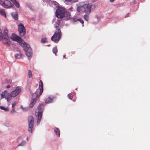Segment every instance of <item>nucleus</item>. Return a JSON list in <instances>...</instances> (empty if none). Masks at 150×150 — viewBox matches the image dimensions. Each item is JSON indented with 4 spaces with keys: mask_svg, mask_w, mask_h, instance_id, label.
Returning <instances> with one entry per match:
<instances>
[{
    "mask_svg": "<svg viewBox=\"0 0 150 150\" xmlns=\"http://www.w3.org/2000/svg\"><path fill=\"white\" fill-rule=\"evenodd\" d=\"M11 39L13 40L18 42L20 45L22 46L25 47L26 46V42H25L21 37L17 36L16 34H12Z\"/></svg>",
    "mask_w": 150,
    "mask_h": 150,
    "instance_id": "39448f33",
    "label": "nucleus"
},
{
    "mask_svg": "<svg viewBox=\"0 0 150 150\" xmlns=\"http://www.w3.org/2000/svg\"><path fill=\"white\" fill-rule=\"evenodd\" d=\"M78 0H74L73 1V2H77L78 1Z\"/></svg>",
    "mask_w": 150,
    "mask_h": 150,
    "instance_id": "f704fd0d",
    "label": "nucleus"
},
{
    "mask_svg": "<svg viewBox=\"0 0 150 150\" xmlns=\"http://www.w3.org/2000/svg\"><path fill=\"white\" fill-rule=\"evenodd\" d=\"M129 14V13H128L127 14V15H128V14ZM128 15H126L125 16V17H128Z\"/></svg>",
    "mask_w": 150,
    "mask_h": 150,
    "instance_id": "a19ab883",
    "label": "nucleus"
},
{
    "mask_svg": "<svg viewBox=\"0 0 150 150\" xmlns=\"http://www.w3.org/2000/svg\"><path fill=\"white\" fill-rule=\"evenodd\" d=\"M43 104H40L36 110L35 115L38 117L37 125L39 124L42 117V111L44 108Z\"/></svg>",
    "mask_w": 150,
    "mask_h": 150,
    "instance_id": "20e7f679",
    "label": "nucleus"
},
{
    "mask_svg": "<svg viewBox=\"0 0 150 150\" xmlns=\"http://www.w3.org/2000/svg\"><path fill=\"white\" fill-rule=\"evenodd\" d=\"M15 112V109L14 108H12V109L11 111V113H13Z\"/></svg>",
    "mask_w": 150,
    "mask_h": 150,
    "instance_id": "473e14b6",
    "label": "nucleus"
},
{
    "mask_svg": "<svg viewBox=\"0 0 150 150\" xmlns=\"http://www.w3.org/2000/svg\"><path fill=\"white\" fill-rule=\"evenodd\" d=\"M68 97L70 99H71L73 97V95L71 93H69L68 95Z\"/></svg>",
    "mask_w": 150,
    "mask_h": 150,
    "instance_id": "cd10ccee",
    "label": "nucleus"
},
{
    "mask_svg": "<svg viewBox=\"0 0 150 150\" xmlns=\"http://www.w3.org/2000/svg\"><path fill=\"white\" fill-rule=\"evenodd\" d=\"M52 52L53 53L56 54L57 52V47H55L53 48Z\"/></svg>",
    "mask_w": 150,
    "mask_h": 150,
    "instance_id": "5701e85b",
    "label": "nucleus"
},
{
    "mask_svg": "<svg viewBox=\"0 0 150 150\" xmlns=\"http://www.w3.org/2000/svg\"><path fill=\"white\" fill-rule=\"evenodd\" d=\"M25 144V142L24 141H22L21 143L18 146H24Z\"/></svg>",
    "mask_w": 150,
    "mask_h": 150,
    "instance_id": "c756f323",
    "label": "nucleus"
},
{
    "mask_svg": "<svg viewBox=\"0 0 150 150\" xmlns=\"http://www.w3.org/2000/svg\"><path fill=\"white\" fill-rule=\"evenodd\" d=\"M52 100V99L50 97H49L46 100L45 103H49L51 102Z\"/></svg>",
    "mask_w": 150,
    "mask_h": 150,
    "instance_id": "4be33fe9",
    "label": "nucleus"
},
{
    "mask_svg": "<svg viewBox=\"0 0 150 150\" xmlns=\"http://www.w3.org/2000/svg\"><path fill=\"white\" fill-rule=\"evenodd\" d=\"M21 108L24 111H27L28 110V108H23L22 106H21Z\"/></svg>",
    "mask_w": 150,
    "mask_h": 150,
    "instance_id": "7c9ffc66",
    "label": "nucleus"
},
{
    "mask_svg": "<svg viewBox=\"0 0 150 150\" xmlns=\"http://www.w3.org/2000/svg\"><path fill=\"white\" fill-rule=\"evenodd\" d=\"M38 89L40 91V95H41L43 92V86L42 82L41 80L40 81L39 88Z\"/></svg>",
    "mask_w": 150,
    "mask_h": 150,
    "instance_id": "4468645a",
    "label": "nucleus"
},
{
    "mask_svg": "<svg viewBox=\"0 0 150 150\" xmlns=\"http://www.w3.org/2000/svg\"><path fill=\"white\" fill-rule=\"evenodd\" d=\"M90 13L86 14V13H85V15L84 16V19L88 21V20L89 16L88 15Z\"/></svg>",
    "mask_w": 150,
    "mask_h": 150,
    "instance_id": "412c9836",
    "label": "nucleus"
},
{
    "mask_svg": "<svg viewBox=\"0 0 150 150\" xmlns=\"http://www.w3.org/2000/svg\"><path fill=\"white\" fill-rule=\"evenodd\" d=\"M92 5L89 4H85L82 6L78 7L77 11L81 13H90L91 12Z\"/></svg>",
    "mask_w": 150,
    "mask_h": 150,
    "instance_id": "7ed1b4c3",
    "label": "nucleus"
},
{
    "mask_svg": "<svg viewBox=\"0 0 150 150\" xmlns=\"http://www.w3.org/2000/svg\"><path fill=\"white\" fill-rule=\"evenodd\" d=\"M0 4L4 8H10L13 6L11 2L8 0H0Z\"/></svg>",
    "mask_w": 150,
    "mask_h": 150,
    "instance_id": "1a4fd4ad",
    "label": "nucleus"
},
{
    "mask_svg": "<svg viewBox=\"0 0 150 150\" xmlns=\"http://www.w3.org/2000/svg\"><path fill=\"white\" fill-rule=\"evenodd\" d=\"M78 21H80V23L82 24L84 23V21L81 18H79L77 19Z\"/></svg>",
    "mask_w": 150,
    "mask_h": 150,
    "instance_id": "2f4dec72",
    "label": "nucleus"
},
{
    "mask_svg": "<svg viewBox=\"0 0 150 150\" xmlns=\"http://www.w3.org/2000/svg\"><path fill=\"white\" fill-rule=\"evenodd\" d=\"M20 138V137H18V138H17V142L19 140Z\"/></svg>",
    "mask_w": 150,
    "mask_h": 150,
    "instance_id": "c9c22d12",
    "label": "nucleus"
},
{
    "mask_svg": "<svg viewBox=\"0 0 150 150\" xmlns=\"http://www.w3.org/2000/svg\"><path fill=\"white\" fill-rule=\"evenodd\" d=\"M61 20H57L55 23L54 27L56 28V31L54 35L51 37V40L55 43H57L61 39L62 33L61 32L59 25Z\"/></svg>",
    "mask_w": 150,
    "mask_h": 150,
    "instance_id": "f257e3e1",
    "label": "nucleus"
},
{
    "mask_svg": "<svg viewBox=\"0 0 150 150\" xmlns=\"http://www.w3.org/2000/svg\"><path fill=\"white\" fill-rule=\"evenodd\" d=\"M8 30H6L5 32V36L1 40H2L3 42L8 46L10 45V38L8 36Z\"/></svg>",
    "mask_w": 150,
    "mask_h": 150,
    "instance_id": "0eeeda50",
    "label": "nucleus"
},
{
    "mask_svg": "<svg viewBox=\"0 0 150 150\" xmlns=\"http://www.w3.org/2000/svg\"><path fill=\"white\" fill-rule=\"evenodd\" d=\"M54 132L57 137H59L60 136V131L58 128H56L54 129Z\"/></svg>",
    "mask_w": 150,
    "mask_h": 150,
    "instance_id": "dca6fc26",
    "label": "nucleus"
},
{
    "mask_svg": "<svg viewBox=\"0 0 150 150\" xmlns=\"http://www.w3.org/2000/svg\"><path fill=\"white\" fill-rule=\"evenodd\" d=\"M55 13L56 16L59 18H62L65 17L67 19H68L70 16V13L69 12L65 11L63 7L60 6H58Z\"/></svg>",
    "mask_w": 150,
    "mask_h": 150,
    "instance_id": "f03ea898",
    "label": "nucleus"
},
{
    "mask_svg": "<svg viewBox=\"0 0 150 150\" xmlns=\"http://www.w3.org/2000/svg\"><path fill=\"white\" fill-rule=\"evenodd\" d=\"M67 2H69L71 1L72 0H65Z\"/></svg>",
    "mask_w": 150,
    "mask_h": 150,
    "instance_id": "e433bc0d",
    "label": "nucleus"
},
{
    "mask_svg": "<svg viewBox=\"0 0 150 150\" xmlns=\"http://www.w3.org/2000/svg\"><path fill=\"white\" fill-rule=\"evenodd\" d=\"M18 8L19 7V4L18 2L16 0H10Z\"/></svg>",
    "mask_w": 150,
    "mask_h": 150,
    "instance_id": "f3484780",
    "label": "nucleus"
},
{
    "mask_svg": "<svg viewBox=\"0 0 150 150\" xmlns=\"http://www.w3.org/2000/svg\"><path fill=\"white\" fill-rule=\"evenodd\" d=\"M5 98L6 99L7 101L8 102V100H9L10 98V97H8V98Z\"/></svg>",
    "mask_w": 150,
    "mask_h": 150,
    "instance_id": "72a5a7b5",
    "label": "nucleus"
},
{
    "mask_svg": "<svg viewBox=\"0 0 150 150\" xmlns=\"http://www.w3.org/2000/svg\"><path fill=\"white\" fill-rule=\"evenodd\" d=\"M6 30H7L6 28H5L4 30V31L2 33V31L1 29H0V40H1L2 38L5 36V32Z\"/></svg>",
    "mask_w": 150,
    "mask_h": 150,
    "instance_id": "2eb2a0df",
    "label": "nucleus"
},
{
    "mask_svg": "<svg viewBox=\"0 0 150 150\" xmlns=\"http://www.w3.org/2000/svg\"><path fill=\"white\" fill-rule=\"evenodd\" d=\"M36 101H35V100L32 99L29 105V107L30 108H32L33 107L36 103Z\"/></svg>",
    "mask_w": 150,
    "mask_h": 150,
    "instance_id": "a211bd4d",
    "label": "nucleus"
},
{
    "mask_svg": "<svg viewBox=\"0 0 150 150\" xmlns=\"http://www.w3.org/2000/svg\"><path fill=\"white\" fill-rule=\"evenodd\" d=\"M1 96L2 99L4 98H6L11 97L10 96V93L9 94L6 91H5L4 92H2Z\"/></svg>",
    "mask_w": 150,
    "mask_h": 150,
    "instance_id": "ddd939ff",
    "label": "nucleus"
},
{
    "mask_svg": "<svg viewBox=\"0 0 150 150\" xmlns=\"http://www.w3.org/2000/svg\"><path fill=\"white\" fill-rule=\"evenodd\" d=\"M0 14L2 16H4L5 18L6 17V13L4 10L3 9H0Z\"/></svg>",
    "mask_w": 150,
    "mask_h": 150,
    "instance_id": "aec40b11",
    "label": "nucleus"
},
{
    "mask_svg": "<svg viewBox=\"0 0 150 150\" xmlns=\"http://www.w3.org/2000/svg\"><path fill=\"white\" fill-rule=\"evenodd\" d=\"M0 108L1 109L4 110V111H6L8 110V108H5L4 107L0 106Z\"/></svg>",
    "mask_w": 150,
    "mask_h": 150,
    "instance_id": "b1692460",
    "label": "nucleus"
},
{
    "mask_svg": "<svg viewBox=\"0 0 150 150\" xmlns=\"http://www.w3.org/2000/svg\"><path fill=\"white\" fill-rule=\"evenodd\" d=\"M34 118L32 116L29 117L28 119V131L30 132H32V129L33 127L34 123Z\"/></svg>",
    "mask_w": 150,
    "mask_h": 150,
    "instance_id": "6e6552de",
    "label": "nucleus"
},
{
    "mask_svg": "<svg viewBox=\"0 0 150 150\" xmlns=\"http://www.w3.org/2000/svg\"><path fill=\"white\" fill-rule=\"evenodd\" d=\"M72 9V7H71L69 9V10H71Z\"/></svg>",
    "mask_w": 150,
    "mask_h": 150,
    "instance_id": "ea45409f",
    "label": "nucleus"
},
{
    "mask_svg": "<svg viewBox=\"0 0 150 150\" xmlns=\"http://www.w3.org/2000/svg\"><path fill=\"white\" fill-rule=\"evenodd\" d=\"M27 140H28V137H27Z\"/></svg>",
    "mask_w": 150,
    "mask_h": 150,
    "instance_id": "79ce46f5",
    "label": "nucleus"
},
{
    "mask_svg": "<svg viewBox=\"0 0 150 150\" xmlns=\"http://www.w3.org/2000/svg\"><path fill=\"white\" fill-rule=\"evenodd\" d=\"M10 86L9 85H8L7 86H6V88H10Z\"/></svg>",
    "mask_w": 150,
    "mask_h": 150,
    "instance_id": "4c0bfd02",
    "label": "nucleus"
},
{
    "mask_svg": "<svg viewBox=\"0 0 150 150\" xmlns=\"http://www.w3.org/2000/svg\"><path fill=\"white\" fill-rule=\"evenodd\" d=\"M21 55L19 54H16L15 56V58L16 59H19L21 58Z\"/></svg>",
    "mask_w": 150,
    "mask_h": 150,
    "instance_id": "bb28decb",
    "label": "nucleus"
},
{
    "mask_svg": "<svg viewBox=\"0 0 150 150\" xmlns=\"http://www.w3.org/2000/svg\"><path fill=\"white\" fill-rule=\"evenodd\" d=\"M11 15L14 19L16 20L18 19V15L16 12L12 13L11 14Z\"/></svg>",
    "mask_w": 150,
    "mask_h": 150,
    "instance_id": "6ab92c4d",
    "label": "nucleus"
},
{
    "mask_svg": "<svg viewBox=\"0 0 150 150\" xmlns=\"http://www.w3.org/2000/svg\"><path fill=\"white\" fill-rule=\"evenodd\" d=\"M26 46H23L24 47L23 50L25 51V54L28 59H30L32 54V50L29 45H28L26 42Z\"/></svg>",
    "mask_w": 150,
    "mask_h": 150,
    "instance_id": "423d86ee",
    "label": "nucleus"
},
{
    "mask_svg": "<svg viewBox=\"0 0 150 150\" xmlns=\"http://www.w3.org/2000/svg\"><path fill=\"white\" fill-rule=\"evenodd\" d=\"M47 40V38H42L41 40V42L42 43H45L46 42V40Z\"/></svg>",
    "mask_w": 150,
    "mask_h": 150,
    "instance_id": "a878e982",
    "label": "nucleus"
},
{
    "mask_svg": "<svg viewBox=\"0 0 150 150\" xmlns=\"http://www.w3.org/2000/svg\"><path fill=\"white\" fill-rule=\"evenodd\" d=\"M21 90L19 87H16L15 90L13 91L10 93V96L11 97H15L21 92Z\"/></svg>",
    "mask_w": 150,
    "mask_h": 150,
    "instance_id": "9b49d317",
    "label": "nucleus"
},
{
    "mask_svg": "<svg viewBox=\"0 0 150 150\" xmlns=\"http://www.w3.org/2000/svg\"><path fill=\"white\" fill-rule=\"evenodd\" d=\"M114 0H110V1L111 2H112Z\"/></svg>",
    "mask_w": 150,
    "mask_h": 150,
    "instance_id": "58836bf2",
    "label": "nucleus"
},
{
    "mask_svg": "<svg viewBox=\"0 0 150 150\" xmlns=\"http://www.w3.org/2000/svg\"><path fill=\"white\" fill-rule=\"evenodd\" d=\"M18 32L20 36L22 37L24 36L26 33V30L23 24L20 23L18 25Z\"/></svg>",
    "mask_w": 150,
    "mask_h": 150,
    "instance_id": "9d476101",
    "label": "nucleus"
},
{
    "mask_svg": "<svg viewBox=\"0 0 150 150\" xmlns=\"http://www.w3.org/2000/svg\"><path fill=\"white\" fill-rule=\"evenodd\" d=\"M28 76L29 78H31L32 77V73L31 71L30 70H28Z\"/></svg>",
    "mask_w": 150,
    "mask_h": 150,
    "instance_id": "393cba45",
    "label": "nucleus"
},
{
    "mask_svg": "<svg viewBox=\"0 0 150 150\" xmlns=\"http://www.w3.org/2000/svg\"><path fill=\"white\" fill-rule=\"evenodd\" d=\"M16 101H14L12 104V108H14V107L16 105Z\"/></svg>",
    "mask_w": 150,
    "mask_h": 150,
    "instance_id": "c85d7f7f",
    "label": "nucleus"
},
{
    "mask_svg": "<svg viewBox=\"0 0 150 150\" xmlns=\"http://www.w3.org/2000/svg\"><path fill=\"white\" fill-rule=\"evenodd\" d=\"M39 92V89H37L36 92L32 95V99L36 101L41 95H40Z\"/></svg>",
    "mask_w": 150,
    "mask_h": 150,
    "instance_id": "f8f14e48",
    "label": "nucleus"
}]
</instances>
